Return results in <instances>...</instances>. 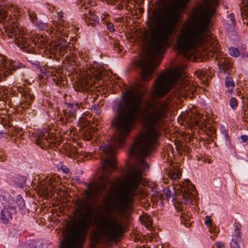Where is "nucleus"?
Wrapping results in <instances>:
<instances>
[{
    "label": "nucleus",
    "instance_id": "obj_14",
    "mask_svg": "<svg viewBox=\"0 0 248 248\" xmlns=\"http://www.w3.org/2000/svg\"><path fill=\"white\" fill-rule=\"evenodd\" d=\"M181 191L183 192V198L186 200H192V197L194 196V193H193L195 187L189 182V181H186L183 182L182 184H181Z\"/></svg>",
    "mask_w": 248,
    "mask_h": 248
},
{
    "label": "nucleus",
    "instance_id": "obj_22",
    "mask_svg": "<svg viewBox=\"0 0 248 248\" xmlns=\"http://www.w3.org/2000/svg\"><path fill=\"white\" fill-rule=\"evenodd\" d=\"M225 85L227 88H230L228 89V92L232 93L235 86V84L233 81L232 78L230 77H226L225 81Z\"/></svg>",
    "mask_w": 248,
    "mask_h": 248
},
{
    "label": "nucleus",
    "instance_id": "obj_15",
    "mask_svg": "<svg viewBox=\"0 0 248 248\" xmlns=\"http://www.w3.org/2000/svg\"><path fill=\"white\" fill-rule=\"evenodd\" d=\"M244 3L241 8V14L244 24L248 26V0H244Z\"/></svg>",
    "mask_w": 248,
    "mask_h": 248
},
{
    "label": "nucleus",
    "instance_id": "obj_30",
    "mask_svg": "<svg viewBox=\"0 0 248 248\" xmlns=\"http://www.w3.org/2000/svg\"><path fill=\"white\" fill-rule=\"evenodd\" d=\"M28 14L31 20V22L33 24H37V22L38 21L36 14L34 12L31 11H29Z\"/></svg>",
    "mask_w": 248,
    "mask_h": 248
},
{
    "label": "nucleus",
    "instance_id": "obj_12",
    "mask_svg": "<svg viewBox=\"0 0 248 248\" xmlns=\"http://www.w3.org/2000/svg\"><path fill=\"white\" fill-rule=\"evenodd\" d=\"M82 103L67 104V108L64 110L65 112L66 119L69 122H72L76 119L78 113L80 111V108H83Z\"/></svg>",
    "mask_w": 248,
    "mask_h": 248
},
{
    "label": "nucleus",
    "instance_id": "obj_28",
    "mask_svg": "<svg viewBox=\"0 0 248 248\" xmlns=\"http://www.w3.org/2000/svg\"><path fill=\"white\" fill-rule=\"evenodd\" d=\"M58 169L59 171L62 170L64 173L67 174L69 172V169L66 166L63 164L62 163H60L58 166Z\"/></svg>",
    "mask_w": 248,
    "mask_h": 248
},
{
    "label": "nucleus",
    "instance_id": "obj_26",
    "mask_svg": "<svg viewBox=\"0 0 248 248\" xmlns=\"http://www.w3.org/2000/svg\"><path fill=\"white\" fill-rule=\"evenodd\" d=\"M189 0H177L175 3V7L177 10L186 8Z\"/></svg>",
    "mask_w": 248,
    "mask_h": 248
},
{
    "label": "nucleus",
    "instance_id": "obj_8",
    "mask_svg": "<svg viewBox=\"0 0 248 248\" xmlns=\"http://www.w3.org/2000/svg\"><path fill=\"white\" fill-rule=\"evenodd\" d=\"M61 142V140L58 139L53 133H50L49 130L46 129H43L40 131L36 140V144L39 145L42 149L57 147Z\"/></svg>",
    "mask_w": 248,
    "mask_h": 248
},
{
    "label": "nucleus",
    "instance_id": "obj_53",
    "mask_svg": "<svg viewBox=\"0 0 248 248\" xmlns=\"http://www.w3.org/2000/svg\"><path fill=\"white\" fill-rule=\"evenodd\" d=\"M196 125H198L199 124V122L196 121Z\"/></svg>",
    "mask_w": 248,
    "mask_h": 248
},
{
    "label": "nucleus",
    "instance_id": "obj_32",
    "mask_svg": "<svg viewBox=\"0 0 248 248\" xmlns=\"http://www.w3.org/2000/svg\"><path fill=\"white\" fill-rule=\"evenodd\" d=\"M8 194L3 191L0 190V201L2 203H4L7 200V196Z\"/></svg>",
    "mask_w": 248,
    "mask_h": 248
},
{
    "label": "nucleus",
    "instance_id": "obj_49",
    "mask_svg": "<svg viewBox=\"0 0 248 248\" xmlns=\"http://www.w3.org/2000/svg\"><path fill=\"white\" fill-rule=\"evenodd\" d=\"M118 6L119 10H121L123 8V5L122 4L119 5Z\"/></svg>",
    "mask_w": 248,
    "mask_h": 248
},
{
    "label": "nucleus",
    "instance_id": "obj_52",
    "mask_svg": "<svg viewBox=\"0 0 248 248\" xmlns=\"http://www.w3.org/2000/svg\"><path fill=\"white\" fill-rule=\"evenodd\" d=\"M225 137H226V138L227 140L229 139V135L228 134H227V133L225 134Z\"/></svg>",
    "mask_w": 248,
    "mask_h": 248
},
{
    "label": "nucleus",
    "instance_id": "obj_18",
    "mask_svg": "<svg viewBox=\"0 0 248 248\" xmlns=\"http://www.w3.org/2000/svg\"><path fill=\"white\" fill-rule=\"evenodd\" d=\"M218 66L221 72L224 73H228L229 70L232 66L231 63L228 59H224L220 60L218 62Z\"/></svg>",
    "mask_w": 248,
    "mask_h": 248
},
{
    "label": "nucleus",
    "instance_id": "obj_20",
    "mask_svg": "<svg viewBox=\"0 0 248 248\" xmlns=\"http://www.w3.org/2000/svg\"><path fill=\"white\" fill-rule=\"evenodd\" d=\"M81 148H77L74 146H69V149L67 150V154L69 157H74L78 156L80 154Z\"/></svg>",
    "mask_w": 248,
    "mask_h": 248
},
{
    "label": "nucleus",
    "instance_id": "obj_48",
    "mask_svg": "<svg viewBox=\"0 0 248 248\" xmlns=\"http://www.w3.org/2000/svg\"><path fill=\"white\" fill-rule=\"evenodd\" d=\"M146 219L147 220V225H150L151 224V222L150 221V218L149 217H147Z\"/></svg>",
    "mask_w": 248,
    "mask_h": 248
},
{
    "label": "nucleus",
    "instance_id": "obj_24",
    "mask_svg": "<svg viewBox=\"0 0 248 248\" xmlns=\"http://www.w3.org/2000/svg\"><path fill=\"white\" fill-rule=\"evenodd\" d=\"M13 181L16 185L22 187L25 183L26 178L24 176L20 175H17L14 177Z\"/></svg>",
    "mask_w": 248,
    "mask_h": 248
},
{
    "label": "nucleus",
    "instance_id": "obj_19",
    "mask_svg": "<svg viewBox=\"0 0 248 248\" xmlns=\"http://www.w3.org/2000/svg\"><path fill=\"white\" fill-rule=\"evenodd\" d=\"M9 206L4 207L1 212L0 219L1 221L5 224L7 223L9 218H12L11 213L9 211Z\"/></svg>",
    "mask_w": 248,
    "mask_h": 248
},
{
    "label": "nucleus",
    "instance_id": "obj_11",
    "mask_svg": "<svg viewBox=\"0 0 248 248\" xmlns=\"http://www.w3.org/2000/svg\"><path fill=\"white\" fill-rule=\"evenodd\" d=\"M17 91L21 93L25 100H23L20 104L19 107L22 109H28L31 107L32 101L34 100V95L30 88L26 86H19Z\"/></svg>",
    "mask_w": 248,
    "mask_h": 248
},
{
    "label": "nucleus",
    "instance_id": "obj_3",
    "mask_svg": "<svg viewBox=\"0 0 248 248\" xmlns=\"http://www.w3.org/2000/svg\"><path fill=\"white\" fill-rule=\"evenodd\" d=\"M213 14V10L202 6L193 10L191 20L184 24L177 35L176 48L179 51L188 52L202 42Z\"/></svg>",
    "mask_w": 248,
    "mask_h": 248
},
{
    "label": "nucleus",
    "instance_id": "obj_23",
    "mask_svg": "<svg viewBox=\"0 0 248 248\" xmlns=\"http://www.w3.org/2000/svg\"><path fill=\"white\" fill-rule=\"evenodd\" d=\"M169 176L172 180H176L181 178V172L177 170H171L169 171Z\"/></svg>",
    "mask_w": 248,
    "mask_h": 248
},
{
    "label": "nucleus",
    "instance_id": "obj_45",
    "mask_svg": "<svg viewBox=\"0 0 248 248\" xmlns=\"http://www.w3.org/2000/svg\"><path fill=\"white\" fill-rule=\"evenodd\" d=\"M241 139L243 142H245L248 140V136L246 135H242Z\"/></svg>",
    "mask_w": 248,
    "mask_h": 248
},
{
    "label": "nucleus",
    "instance_id": "obj_50",
    "mask_svg": "<svg viewBox=\"0 0 248 248\" xmlns=\"http://www.w3.org/2000/svg\"><path fill=\"white\" fill-rule=\"evenodd\" d=\"M2 57H4L6 59V60L7 61H7V59H6V58H5V57L4 56H2V55H0V61L1 60V58H2ZM8 61H10V60H9Z\"/></svg>",
    "mask_w": 248,
    "mask_h": 248
},
{
    "label": "nucleus",
    "instance_id": "obj_42",
    "mask_svg": "<svg viewBox=\"0 0 248 248\" xmlns=\"http://www.w3.org/2000/svg\"><path fill=\"white\" fill-rule=\"evenodd\" d=\"M6 156L2 153H0V161H4L6 160Z\"/></svg>",
    "mask_w": 248,
    "mask_h": 248
},
{
    "label": "nucleus",
    "instance_id": "obj_51",
    "mask_svg": "<svg viewBox=\"0 0 248 248\" xmlns=\"http://www.w3.org/2000/svg\"><path fill=\"white\" fill-rule=\"evenodd\" d=\"M189 88L188 87H186L185 88L184 90H185V91H188L189 90Z\"/></svg>",
    "mask_w": 248,
    "mask_h": 248
},
{
    "label": "nucleus",
    "instance_id": "obj_35",
    "mask_svg": "<svg viewBox=\"0 0 248 248\" xmlns=\"http://www.w3.org/2000/svg\"><path fill=\"white\" fill-rule=\"evenodd\" d=\"M97 192L96 191V187L94 188L91 187L90 188V189L87 190L86 191V195L88 197H92L94 193Z\"/></svg>",
    "mask_w": 248,
    "mask_h": 248
},
{
    "label": "nucleus",
    "instance_id": "obj_44",
    "mask_svg": "<svg viewBox=\"0 0 248 248\" xmlns=\"http://www.w3.org/2000/svg\"><path fill=\"white\" fill-rule=\"evenodd\" d=\"M53 80L54 82L56 83V84L57 86H60V84H61V80H60V79H57V77H56V78H53Z\"/></svg>",
    "mask_w": 248,
    "mask_h": 248
},
{
    "label": "nucleus",
    "instance_id": "obj_9",
    "mask_svg": "<svg viewBox=\"0 0 248 248\" xmlns=\"http://www.w3.org/2000/svg\"><path fill=\"white\" fill-rule=\"evenodd\" d=\"M103 74L100 71H95L94 69H89L87 72L85 77L78 82L79 90L85 91L93 84L96 81L102 79Z\"/></svg>",
    "mask_w": 248,
    "mask_h": 248
},
{
    "label": "nucleus",
    "instance_id": "obj_41",
    "mask_svg": "<svg viewBox=\"0 0 248 248\" xmlns=\"http://www.w3.org/2000/svg\"><path fill=\"white\" fill-rule=\"evenodd\" d=\"M215 245L217 248H225L224 244L221 242H217L216 243Z\"/></svg>",
    "mask_w": 248,
    "mask_h": 248
},
{
    "label": "nucleus",
    "instance_id": "obj_13",
    "mask_svg": "<svg viewBox=\"0 0 248 248\" xmlns=\"http://www.w3.org/2000/svg\"><path fill=\"white\" fill-rule=\"evenodd\" d=\"M235 227V229L232 234L230 243L231 248H243L244 245L241 238V226L240 224H238Z\"/></svg>",
    "mask_w": 248,
    "mask_h": 248
},
{
    "label": "nucleus",
    "instance_id": "obj_33",
    "mask_svg": "<svg viewBox=\"0 0 248 248\" xmlns=\"http://www.w3.org/2000/svg\"><path fill=\"white\" fill-rule=\"evenodd\" d=\"M163 192L166 195V199L169 200L171 196V191L168 187H166L163 188Z\"/></svg>",
    "mask_w": 248,
    "mask_h": 248
},
{
    "label": "nucleus",
    "instance_id": "obj_37",
    "mask_svg": "<svg viewBox=\"0 0 248 248\" xmlns=\"http://www.w3.org/2000/svg\"><path fill=\"white\" fill-rule=\"evenodd\" d=\"M212 219L211 218V217L209 216H206L205 217V224L208 227L212 225Z\"/></svg>",
    "mask_w": 248,
    "mask_h": 248
},
{
    "label": "nucleus",
    "instance_id": "obj_40",
    "mask_svg": "<svg viewBox=\"0 0 248 248\" xmlns=\"http://www.w3.org/2000/svg\"><path fill=\"white\" fill-rule=\"evenodd\" d=\"M230 18L231 21H232V24L233 25H235L236 21L235 20L234 15L233 13H231L230 15Z\"/></svg>",
    "mask_w": 248,
    "mask_h": 248
},
{
    "label": "nucleus",
    "instance_id": "obj_17",
    "mask_svg": "<svg viewBox=\"0 0 248 248\" xmlns=\"http://www.w3.org/2000/svg\"><path fill=\"white\" fill-rule=\"evenodd\" d=\"M25 206V202L23 198L21 197H18L13 205H9V208L11 210H13L14 212H16L17 209L22 210Z\"/></svg>",
    "mask_w": 248,
    "mask_h": 248
},
{
    "label": "nucleus",
    "instance_id": "obj_39",
    "mask_svg": "<svg viewBox=\"0 0 248 248\" xmlns=\"http://www.w3.org/2000/svg\"><path fill=\"white\" fill-rule=\"evenodd\" d=\"M209 228V231L211 233H217V229L216 227L213 226V225H211L208 227Z\"/></svg>",
    "mask_w": 248,
    "mask_h": 248
},
{
    "label": "nucleus",
    "instance_id": "obj_2",
    "mask_svg": "<svg viewBox=\"0 0 248 248\" xmlns=\"http://www.w3.org/2000/svg\"><path fill=\"white\" fill-rule=\"evenodd\" d=\"M155 27L152 32L150 47L138 62L141 69L140 77L143 81L152 78L153 72L158 65L155 63L156 55L163 53L168 45L170 36L174 32L178 23L177 12L167 7L153 17Z\"/></svg>",
    "mask_w": 248,
    "mask_h": 248
},
{
    "label": "nucleus",
    "instance_id": "obj_46",
    "mask_svg": "<svg viewBox=\"0 0 248 248\" xmlns=\"http://www.w3.org/2000/svg\"><path fill=\"white\" fill-rule=\"evenodd\" d=\"M58 20L60 21H63V20H62V18L63 17V13H61V12L58 13Z\"/></svg>",
    "mask_w": 248,
    "mask_h": 248
},
{
    "label": "nucleus",
    "instance_id": "obj_29",
    "mask_svg": "<svg viewBox=\"0 0 248 248\" xmlns=\"http://www.w3.org/2000/svg\"><path fill=\"white\" fill-rule=\"evenodd\" d=\"M230 105L232 109H235L238 106L237 99L234 97H231L230 100Z\"/></svg>",
    "mask_w": 248,
    "mask_h": 248
},
{
    "label": "nucleus",
    "instance_id": "obj_16",
    "mask_svg": "<svg viewBox=\"0 0 248 248\" xmlns=\"http://www.w3.org/2000/svg\"><path fill=\"white\" fill-rule=\"evenodd\" d=\"M83 19L85 20V22L88 24V25H91L92 26H93L95 23H89L88 22L89 20H92L93 21L98 22H99V18L97 16L95 15L93 12L91 11H89L88 13H85L84 14Z\"/></svg>",
    "mask_w": 248,
    "mask_h": 248
},
{
    "label": "nucleus",
    "instance_id": "obj_25",
    "mask_svg": "<svg viewBox=\"0 0 248 248\" xmlns=\"http://www.w3.org/2000/svg\"><path fill=\"white\" fill-rule=\"evenodd\" d=\"M95 129L94 128H88L84 133V137L85 140H89L92 139L93 136L95 133Z\"/></svg>",
    "mask_w": 248,
    "mask_h": 248
},
{
    "label": "nucleus",
    "instance_id": "obj_56",
    "mask_svg": "<svg viewBox=\"0 0 248 248\" xmlns=\"http://www.w3.org/2000/svg\"><path fill=\"white\" fill-rule=\"evenodd\" d=\"M46 193H47V192H46L45 191H44Z\"/></svg>",
    "mask_w": 248,
    "mask_h": 248
},
{
    "label": "nucleus",
    "instance_id": "obj_7",
    "mask_svg": "<svg viewBox=\"0 0 248 248\" xmlns=\"http://www.w3.org/2000/svg\"><path fill=\"white\" fill-rule=\"evenodd\" d=\"M179 73L175 70L162 73L157 78L155 84V93L158 97L166 95L171 89L172 84L179 78Z\"/></svg>",
    "mask_w": 248,
    "mask_h": 248
},
{
    "label": "nucleus",
    "instance_id": "obj_6",
    "mask_svg": "<svg viewBox=\"0 0 248 248\" xmlns=\"http://www.w3.org/2000/svg\"><path fill=\"white\" fill-rule=\"evenodd\" d=\"M95 229L91 235V245L95 247L103 237L114 241L124 232L123 226L116 217L108 215L96 217L94 222Z\"/></svg>",
    "mask_w": 248,
    "mask_h": 248
},
{
    "label": "nucleus",
    "instance_id": "obj_38",
    "mask_svg": "<svg viewBox=\"0 0 248 248\" xmlns=\"http://www.w3.org/2000/svg\"><path fill=\"white\" fill-rule=\"evenodd\" d=\"M107 29L110 31L113 32L115 31L114 25L112 23L108 22L106 25Z\"/></svg>",
    "mask_w": 248,
    "mask_h": 248
},
{
    "label": "nucleus",
    "instance_id": "obj_34",
    "mask_svg": "<svg viewBox=\"0 0 248 248\" xmlns=\"http://www.w3.org/2000/svg\"><path fill=\"white\" fill-rule=\"evenodd\" d=\"M113 44L116 51L119 52L122 50V46H120L119 41L115 40L113 41Z\"/></svg>",
    "mask_w": 248,
    "mask_h": 248
},
{
    "label": "nucleus",
    "instance_id": "obj_27",
    "mask_svg": "<svg viewBox=\"0 0 248 248\" xmlns=\"http://www.w3.org/2000/svg\"><path fill=\"white\" fill-rule=\"evenodd\" d=\"M67 49V46L64 45H61L59 43L58 45H56V50H59L61 55H64L65 51Z\"/></svg>",
    "mask_w": 248,
    "mask_h": 248
},
{
    "label": "nucleus",
    "instance_id": "obj_55",
    "mask_svg": "<svg viewBox=\"0 0 248 248\" xmlns=\"http://www.w3.org/2000/svg\"><path fill=\"white\" fill-rule=\"evenodd\" d=\"M80 121H82V118L81 117H80Z\"/></svg>",
    "mask_w": 248,
    "mask_h": 248
},
{
    "label": "nucleus",
    "instance_id": "obj_5",
    "mask_svg": "<svg viewBox=\"0 0 248 248\" xmlns=\"http://www.w3.org/2000/svg\"><path fill=\"white\" fill-rule=\"evenodd\" d=\"M87 208L82 211L83 203L78 205L77 210V217L74 219L70 229L71 238L65 239L62 243L61 248H76L75 245L83 243L87 235L92 223V219L94 214L93 206L86 202Z\"/></svg>",
    "mask_w": 248,
    "mask_h": 248
},
{
    "label": "nucleus",
    "instance_id": "obj_36",
    "mask_svg": "<svg viewBox=\"0 0 248 248\" xmlns=\"http://www.w3.org/2000/svg\"><path fill=\"white\" fill-rule=\"evenodd\" d=\"M66 115H65V112L64 111V116H61L59 118V121L62 124H66L67 122H69V121L66 119Z\"/></svg>",
    "mask_w": 248,
    "mask_h": 248
},
{
    "label": "nucleus",
    "instance_id": "obj_4",
    "mask_svg": "<svg viewBox=\"0 0 248 248\" xmlns=\"http://www.w3.org/2000/svg\"><path fill=\"white\" fill-rule=\"evenodd\" d=\"M15 8L12 6H0V21L6 26L7 34L9 37H15V43L24 51L30 52L31 49L38 45V47H46L47 43L43 37L35 41H33L26 33V30L23 27L19 26L16 19L12 18V14Z\"/></svg>",
    "mask_w": 248,
    "mask_h": 248
},
{
    "label": "nucleus",
    "instance_id": "obj_47",
    "mask_svg": "<svg viewBox=\"0 0 248 248\" xmlns=\"http://www.w3.org/2000/svg\"><path fill=\"white\" fill-rule=\"evenodd\" d=\"M54 179L53 178H50L47 182L48 184L50 185H53V182L55 181Z\"/></svg>",
    "mask_w": 248,
    "mask_h": 248
},
{
    "label": "nucleus",
    "instance_id": "obj_43",
    "mask_svg": "<svg viewBox=\"0 0 248 248\" xmlns=\"http://www.w3.org/2000/svg\"><path fill=\"white\" fill-rule=\"evenodd\" d=\"M182 214H181V217H183V219L181 220V222L182 223H183L186 227H188V226L187 225H189V222H187L186 224V223L185 222H184V220H186V216L185 217H184V215L182 216Z\"/></svg>",
    "mask_w": 248,
    "mask_h": 248
},
{
    "label": "nucleus",
    "instance_id": "obj_21",
    "mask_svg": "<svg viewBox=\"0 0 248 248\" xmlns=\"http://www.w3.org/2000/svg\"><path fill=\"white\" fill-rule=\"evenodd\" d=\"M36 25L38 26V28L40 29L41 30H46V29H49V28H50V32H53L54 31V30H55V28L57 27V24L56 22H53L50 26H48V24H46V23H42V22H37V24H35Z\"/></svg>",
    "mask_w": 248,
    "mask_h": 248
},
{
    "label": "nucleus",
    "instance_id": "obj_54",
    "mask_svg": "<svg viewBox=\"0 0 248 248\" xmlns=\"http://www.w3.org/2000/svg\"><path fill=\"white\" fill-rule=\"evenodd\" d=\"M217 51V47H216V50H215V51Z\"/></svg>",
    "mask_w": 248,
    "mask_h": 248
},
{
    "label": "nucleus",
    "instance_id": "obj_1",
    "mask_svg": "<svg viewBox=\"0 0 248 248\" xmlns=\"http://www.w3.org/2000/svg\"><path fill=\"white\" fill-rule=\"evenodd\" d=\"M144 95L139 92L131 90L125 92L123 98V102L119 103L111 121L112 126L118 133L113 136L111 142L108 141L100 147L104 153L110 155V157H106L102 160L104 173L100 176L99 183L96 186L97 192L104 190L109 184V175L116 168L115 151L124 144L125 137L138 119L139 114L141 115L147 128L136 139L130 151V154L139 161L141 170L131 171L115 189L108 191L104 197L108 202L107 210L116 209L121 214L125 211L136 196V191L142 182V172L149 167L144 159L155 149L161 136V132L156 126L168 117L170 108L169 99L163 101L145 100L143 105L140 106Z\"/></svg>",
    "mask_w": 248,
    "mask_h": 248
},
{
    "label": "nucleus",
    "instance_id": "obj_31",
    "mask_svg": "<svg viewBox=\"0 0 248 248\" xmlns=\"http://www.w3.org/2000/svg\"><path fill=\"white\" fill-rule=\"evenodd\" d=\"M230 54L232 56L237 57L240 55L239 50L235 47H231L229 48Z\"/></svg>",
    "mask_w": 248,
    "mask_h": 248
},
{
    "label": "nucleus",
    "instance_id": "obj_10",
    "mask_svg": "<svg viewBox=\"0 0 248 248\" xmlns=\"http://www.w3.org/2000/svg\"><path fill=\"white\" fill-rule=\"evenodd\" d=\"M21 67H25L21 63L17 61H7L4 57H2L0 63V81L12 74L13 71Z\"/></svg>",
    "mask_w": 248,
    "mask_h": 248
}]
</instances>
